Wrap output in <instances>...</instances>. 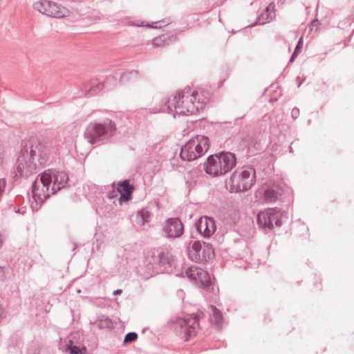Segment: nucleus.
<instances>
[{"instance_id":"1","label":"nucleus","mask_w":354,"mask_h":354,"mask_svg":"<svg viewBox=\"0 0 354 354\" xmlns=\"http://www.w3.org/2000/svg\"><path fill=\"white\" fill-rule=\"evenodd\" d=\"M207 102V97L202 92L192 91L189 86H187L177 95L168 99L162 104L159 111L169 113L174 109L177 114L189 115L203 109Z\"/></svg>"},{"instance_id":"2","label":"nucleus","mask_w":354,"mask_h":354,"mask_svg":"<svg viewBox=\"0 0 354 354\" xmlns=\"http://www.w3.org/2000/svg\"><path fill=\"white\" fill-rule=\"evenodd\" d=\"M68 180L64 171L46 170L41 173L33 186L32 194L35 200L44 202L51 195L64 188Z\"/></svg>"},{"instance_id":"3","label":"nucleus","mask_w":354,"mask_h":354,"mask_svg":"<svg viewBox=\"0 0 354 354\" xmlns=\"http://www.w3.org/2000/svg\"><path fill=\"white\" fill-rule=\"evenodd\" d=\"M236 163L235 153L222 151L209 156L203 163V169L212 177H219L230 172Z\"/></svg>"},{"instance_id":"4","label":"nucleus","mask_w":354,"mask_h":354,"mask_svg":"<svg viewBox=\"0 0 354 354\" xmlns=\"http://www.w3.org/2000/svg\"><path fill=\"white\" fill-rule=\"evenodd\" d=\"M255 181V169L252 167H242L235 169L225 180V187L230 193H243L250 189Z\"/></svg>"},{"instance_id":"5","label":"nucleus","mask_w":354,"mask_h":354,"mask_svg":"<svg viewBox=\"0 0 354 354\" xmlns=\"http://www.w3.org/2000/svg\"><path fill=\"white\" fill-rule=\"evenodd\" d=\"M209 147V138L205 136L198 135L181 147L180 156L183 160L192 161L205 154Z\"/></svg>"},{"instance_id":"6","label":"nucleus","mask_w":354,"mask_h":354,"mask_svg":"<svg viewBox=\"0 0 354 354\" xmlns=\"http://www.w3.org/2000/svg\"><path fill=\"white\" fill-rule=\"evenodd\" d=\"M171 245L159 247L158 249V261H156V274L158 273L174 274L177 277H184V272L177 270L174 257L171 253Z\"/></svg>"},{"instance_id":"7","label":"nucleus","mask_w":354,"mask_h":354,"mask_svg":"<svg viewBox=\"0 0 354 354\" xmlns=\"http://www.w3.org/2000/svg\"><path fill=\"white\" fill-rule=\"evenodd\" d=\"M199 319L196 315H187L184 317H176L174 321V330L176 334L183 340L187 342L195 336L196 326H199Z\"/></svg>"},{"instance_id":"8","label":"nucleus","mask_w":354,"mask_h":354,"mask_svg":"<svg viewBox=\"0 0 354 354\" xmlns=\"http://www.w3.org/2000/svg\"><path fill=\"white\" fill-rule=\"evenodd\" d=\"M187 255L189 259L195 262L207 261L214 257V249L210 243L200 241H190L187 247Z\"/></svg>"},{"instance_id":"9","label":"nucleus","mask_w":354,"mask_h":354,"mask_svg":"<svg viewBox=\"0 0 354 354\" xmlns=\"http://www.w3.org/2000/svg\"><path fill=\"white\" fill-rule=\"evenodd\" d=\"M185 276L193 281L198 288L208 292L214 291L210 276L206 270L198 267L190 266L185 269Z\"/></svg>"},{"instance_id":"10","label":"nucleus","mask_w":354,"mask_h":354,"mask_svg":"<svg viewBox=\"0 0 354 354\" xmlns=\"http://www.w3.org/2000/svg\"><path fill=\"white\" fill-rule=\"evenodd\" d=\"M34 8L43 15L50 17L63 18L71 14L69 9L56 2L41 0L34 4Z\"/></svg>"},{"instance_id":"11","label":"nucleus","mask_w":354,"mask_h":354,"mask_svg":"<svg viewBox=\"0 0 354 354\" xmlns=\"http://www.w3.org/2000/svg\"><path fill=\"white\" fill-rule=\"evenodd\" d=\"M160 232L169 240L180 239L185 232L184 225L178 217H171L160 224Z\"/></svg>"},{"instance_id":"12","label":"nucleus","mask_w":354,"mask_h":354,"mask_svg":"<svg viewBox=\"0 0 354 354\" xmlns=\"http://www.w3.org/2000/svg\"><path fill=\"white\" fill-rule=\"evenodd\" d=\"M257 222L260 228L270 231L274 225L280 227L282 225L281 215L274 208L267 209L259 212L257 216Z\"/></svg>"},{"instance_id":"13","label":"nucleus","mask_w":354,"mask_h":354,"mask_svg":"<svg viewBox=\"0 0 354 354\" xmlns=\"http://www.w3.org/2000/svg\"><path fill=\"white\" fill-rule=\"evenodd\" d=\"M113 191L109 194L110 198L118 197L120 204L129 201L131 198V194L134 189L133 185H130L128 180H123L113 184Z\"/></svg>"},{"instance_id":"14","label":"nucleus","mask_w":354,"mask_h":354,"mask_svg":"<svg viewBox=\"0 0 354 354\" xmlns=\"http://www.w3.org/2000/svg\"><path fill=\"white\" fill-rule=\"evenodd\" d=\"M197 232L205 238H209L216 231V223L213 218L203 216L195 223Z\"/></svg>"},{"instance_id":"15","label":"nucleus","mask_w":354,"mask_h":354,"mask_svg":"<svg viewBox=\"0 0 354 354\" xmlns=\"http://www.w3.org/2000/svg\"><path fill=\"white\" fill-rule=\"evenodd\" d=\"M288 187L281 183H273L268 186L264 190V200L267 203H274L277 201L281 200Z\"/></svg>"},{"instance_id":"16","label":"nucleus","mask_w":354,"mask_h":354,"mask_svg":"<svg viewBox=\"0 0 354 354\" xmlns=\"http://www.w3.org/2000/svg\"><path fill=\"white\" fill-rule=\"evenodd\" d=\"M49 153V147L46 142L37 141L32 145L30 156L33 160H37L40 165L46 161Z\"/></svg>"},{"instance_id":"17","label":"nucleus","mask_w":354,"mask_h":354,"mask_svg":"<svg viewBox=\"0 0 354 354\" xmlns=\"http://www.w3.org/2000/svg\"><path fill=\"white\" fill-rule=\"evenodd\" d=\"M105 135V130L102 124L91 123L84 132V138L90 143L95 144L100 140V138Z\"/></svg>"},{"instance_id":"18","label":"nucleus","mask_w":354,"mask_h":354,"mask_svg":"<svg viewBox=\"0 0 354 354\" xmlns=\"http://www.w3.org/2000/svg\"><path fill=\"white\" fill-rule=\"evenodd\" d=\"M176 40V35L173 32H168L162 34L158 37H156V47L165 45H168Z\"/></svg>"},{"instance_id":"19","label":"nucleus","mask_w":354,"mask_h":354,"mask_svg":"<svg viewBox=\"0 0 354 354\" xmlns=\"http://www.w3.org/2000/svg\"><path fill=\"white\" fill-rule=\"evenodd\" d=\"M275 17V15H271L270 13H267L264 10L259 15L254 23L255 24L263 25L268 22H270ZM252 26L254 24L252 25Z\"/></svg>"},{"instance_id":"20","label":"nucleus","mask_w":354,"mask_h":354,"mask_svg":"<svg viewBox=\"0 0 354 354\" xmlns=\"http://www.w3.org/2000/svg\"><path fill=\"white\" fill-rule=\"evenodd\" d=\"M211 310L212 315V322L217 326H220L223 321V315L221 312L214 306H211Z\"/></svg>"},{"instance_id":"21","label":"nucleus","mask_w":354,"mask_h":354,"mask_svg":"<svg viewBox=\"0 0 354 354\" xmlns=\"http://www.w3.org/2000/svg\"><path fill=\"white\" fill-rule=\"evenodd\" d=\"M102 125L105 130V134L109 133L113 134L116 131L115 123L112 120H108L105 122L104 124H102Z\"/></svg>"},{"instance_id":"22","label":"nucleus","mask_w":354,"mask_h":354,"mask_svg":"<svg viewBox=\"0 0 354 354\" xmlns=\"http://www.w3.org/2000/svg\"><path fill=\"white\" fill-rule=\"evenodd\" d=\"M302 46H303V39H302V37H301L299 39V41H297V44L295 48V50L290 58L289 62H292L295 59V58L297 57L298 54L300 53Z\"/></svg>"},{"instance_id":"23","label":"nucleus","mask_w":354,"mask_h":354,"mask_svg":"<svg viewBox=\"0 0 354 354\" xmlns=\"http://www.w3.org/2000/svg\"><path fill=\"white\" fill-rule=\"evenodd\" d=\"M172 22L170 18H165L162 20L156 21V30L171 24Z\"/></svg>"},{"instance_id":"24","label":"nucleus","mask_w":354,"mask_h":354,"mask_svg":"<svg viewBox=\"0 0 354 354\" xmlns=\"http://www.w3.org/2000/svg\"><path fill=\"white\" fill-rule=\"evenodd\" d=\"M138 335L136 333H129L127 334L124 339V343H129L134 342L137 339Z\"/></svg>"},{"instance_id":"25","label":"nucleus","mask_w":354,"mask_h":354,"mask_svg":"<svg viewBox=\"0 0 354 354\" xmlns=\"http://www.w3.org/2000/svg\"><path fill=\"white\" fill-rule=\"evenodd\" d=\"M68 350H69L71 354H84L82 351L77 346H68Z\"/></svg>"},{"instance_id":"26","label":"nucleus","mask_w":354,"mask_h":354,"mask_svg":"<svg viewBox=\"0 0 354 354\" xmlns=\"http://www.w3.org/2000/svg\"><path fill=\"white\" fill-rule=\"evenodd\" d=\"M274 8L275 5L274 2L270 3L264 10V11L267 13H270L271 15H275L274 14Z\"/></svg>"},{"instance_id":"27","label":"nucleus","mask_w":354,"mask_h":354,"mask_svg":"<svg viewBox=\"0 0 354 354\" xmlns=\"http://www.w3.org/2000/svg\"><path fill=\"white\" fill-rule=\"evenodd\" d=\"M299 109L297 107H295L292 109L291 111V116L293 120H296L299 116Z\"/></svg>"},{"instance_id":"28","label":"nucleus","mask_w":354,"mask_h":354,"mask_svg":"<svg viewBox=\"0 0 354 354\" xmlns=\"http://www.w3.org/2000/svg\"><path fill=\"white\" fill-rule=\"evenodd\" d=\"M320 25V23L318 19H315L313 20L310 23V30H313V27H315V30H317L319 26Z\"/></svg>"},{"instance_id":"29","label":"nucleus","mask_w":354,"mask_h":354,"mask_svg":"<svg viewBox=\"0 0 354 354\" xmlns=\"http://www.w3.org/2000/svg\"><path fill=\"white\" fill-rule=\"evenodd\" d=\"M292 0H279L277 3L279 6H283L284 4H286L288 2H290Z\"/></svg>"},{"instance_id":"30","label":"nucleus","mask_w":354,"mask_h":354,"mask_svg":"<svg viewBox=\"0 0 354 354\" xmlns=\"http://www.w3.org/2000/svg\"><path fill=\"white\" fill-rule=\"evenodd\" d=\"M5 187V182L3 180L0 181V195L3 191V189Z\"/></svg>"},{"instance_id":"31","label":"nucleus","mask_w":354,"mask_h":354,"mask_svg":"<svg viewBox=\"0 0 354 354\" xmlns=\"http://www.w3.org/2000/svg\"><path fill=\"white\" fill-rule=\"evenodd\" d=\"M121 293H122V290H115V291H114V292H113V294H114L115 295H120Z\"/></svg>"},{"instance_id":"32","label":"nucleus","mask_w":354,"mask_h":354,"mask_svg":"<svg viewBox=\"0 0 354 354\" xmlns=\"http://www.w3.org/2000/svg\"><path fill=\"white\" fill-rule=\"evenodd\" d=\"M289 150H290V152H292L293 150H292V148L291 146L289 147Z\"/></svg>"},{"instance_id":"33","label":"nucleus","mask_w":354,"mask_h":354,"mask_svg":"<svg viewBox=\"0 0 354 354\" xmlns=\"http://www.w3.org/2000/svg\"><path fill=\"white\" fill-rule=\"evenodd\" d=\"M138 223L140 225H143L144 224V222L143 221H138Z\"/></svg>"},{"instance_id":"34","label":"nucleus","mask_w":354,"mask_h":354,"mask_svg":"<svg viewBox=\"0 0 354 354\" xmlns=\"http://www.w3.org/2000/svg\"><path fill=\"white\" fill-rule=\"evenodd\" d=\"M304 227L306 229L307 231L308 230V227H306V226H304Z\"/></svg>"},{"instance_id":"35","label":"nucleus","mask_w":354,"mask_h":354,"mask_svg":"<svg viewBox=\"0 0 354 354\" xmlns=\"http://www.w3.org/2000/svg\"><path fill=\"white\" fill-rule=\"evenodd\" d=\"M318 285L317 283H315V286H317Z\"/></svg>"}]
</instances>
